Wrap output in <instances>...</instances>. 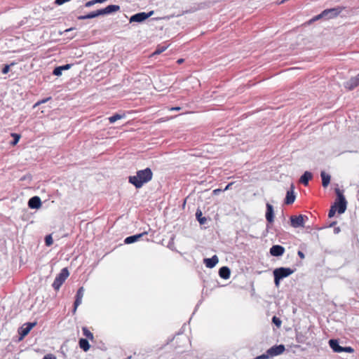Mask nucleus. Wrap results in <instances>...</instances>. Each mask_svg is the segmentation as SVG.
<instances>
[{
	"label": "nucleus",
	"instance_id": "1",
	"mask_svg": "<svg viewBox=\"0 0 359 359\" xmlns=\"http://www.w3.org/2000/svg\"><path fill=\"white\" fill-rule=\"evenodd\" d=\"M153 177V172L150 168L140 170L136 172V175L129 176L128 182L136 189H140L144 184L150 182Z\"/></svg>",
	"mask_w": 359,
	"mask_h": 359
},
{
	"label": "nucleus",
	"instance_id": "2",
	"mask_svg": "<svg viewBox=\"0 0 359 359\" xmlns=\"http://www.w3.org/2000/svg\"><path fill=\"white\" fill-rule=\"evenodd\" d=\"M334 191L337 198L334 204L332 205L333 207H336L337 211L339 214H343L346 210L347 201L342 190H340L339 188H336Z\"/></svg>",
	"mask_w": 359,
	"mask_h": 359
},
{
	"label": "nucleus",
	"instance_id": "3",
	"mask_svg": "<svg viewBox=\"0 0 359 359\" xmlns=\"http://www.w3.org/2000/svg\"><path fill=\"white\" fill-rule=\"evenodd\" d=\"M69 275V270L67 267L63 268L59 274H57L52 284L53 287L55 290H58L61 285L64 283L65 280Z\"/></svg>",
	"mask_w": 359,
	"mask_h": 359
},
{
	"label": "nucleus",
	"instance_id": "4",
	"mask_svg": "<svg viewBox=\"0 0 359 359\" xmlns=\"http://www.w3.org/2000/svg\"><path fill=\"white\" fill-rule=\"evenodd\" d=\"M329 345L335 353H353V348L351 346H341L339 345L338 339H331L329 340Z\"/></svg>",
	"mask_w": 359,
	"mask_h": 359
},
{
	"label": "nucleus",
	"instance_id": "5",
	"mask_svg": "<svg viewBox=\"0 0 359 359\" xmlns=\"http://www.w3.org/2000/svg\"><path fill=\"white\" fill-rule=\"evenodd\" d=\"M295 270V269H292L289 267H279L273 270V274L276 275L278 277L283 280V278H287L292 274Z\"/></svg>",
	"mask_w": 359,
	"mask_h": 359
},
{
	"label": "nucleus",
	"instance_id": "6",
	"mask_svg": "<svg viewBox=\"0 0 359 359\" xmlns=\"http://www.w3.org/2000/svg\"><path fill=\"white\" fill-rule=\"evenodd\" d=\"M154 13V11H151L149 13H145V12H140V13H135L134 15H133L130 18V22H143L144 21H145L147 19H148L150 16H151Z\"/></svg>",
	"mask_w": 359,
	"mask_h": 359
},
{
	"label": "nucleus",
	"instance_id": "7",
	"mask_svg": "<svg viewBox=\"0 0 359 359\" xmlns=\"http://www.w3.org/2000/svg\"><path fill=\"white\" fill-rule=\"evenodd\" d=\"M344 9V7L337 6L332 8L325 9L323 11L325 15V19L329 20L338 16L341 12Z\"/></svg>",
	"mask_w": 359,
	"mask_h": 359
},
{
	"label": "nucleus",
	"instance_id": "8",
	"mask_svg": "<svg viewBox=\"0 0 359 359\" xmlns=\"http://www.w3.org/2000/svg\"><path fill=\"white\" fill-rule=\"evenodd\" d=\"M304 218L308 219V217L304 215H299L298 216L292 215L290 217V225L294 228L304 227Z\"/></svg>",
	"mask_w": 359,
	"mask_h": 359
},
{
	"label": "nucleus",
	"instance_id": "9",
	"mask_svg": "<svg viewBox=\"0 0 359 359\" xmlns=\"http://www.w3.org/2000/svg\"><path fill=\"white\" fill-rule=\"evenodd\" d=\"M84 289L83 287H80L76 294L75 301L74 302L73 309H72V314H75L76 312V309L78 306L81 304L82 298L83 296Z\"/></svg>",
	"mask_w": 359,
	"mask_h": 359
},
{
	"label": "nucleus",
	"instance_id": "10",
	"mask_svg": "<svg viewBox=\"0 0 359 359\" xmlns=\"http://www.w3.org/2000/svg\"><path fill=\"white\" fill-rule=\"evenodd\" d=\"M359 86V74L355 76L351 77L344 83V86L348 90H353Z\"/></svg>",
	"mask_w": 359,
	"mask_h": 359
},
{
	"label": "nucleus",
	"instance_id": "11",
	"mask_svg": "<svg viewBox=\"0 0 359 359\" xmlns=\"http://www.w3.org/2000/svg\"><path fill=\"white\" fill-rule=\"evenodd\" d=\"M267 351L270 357H273L282 354L285 351V347L283 344L274 345Z\"/></svg>",
	"mask_w": 359,
	"mask_h": 359
},
{
	"label": "nucleus",
	"instance_id": "12",
	"mask_svg": "<svg viewBox=\"0 0 359 359\" xmlns=\"http://www.w3.org/2000/svg\"><path fill=\"white\" fill-rule=\"evenodd\" d=\"M294 186L293 184H291L289 190L287 191L286 196L284 200V203L285 205H291L292 204L296 198V196L294 192Z\"/></svg>",
	"mask_w": 359,
	"mask_h": 359
},
{
	"label": "nucleus",
	"instance_id": "13",
	"mask_svg": "<svg viewBox=\"0 0 359 359\" xmlns=\"http://www.w3.org/2000/svg\"><path fill=\"white\" fill-rule=\"evenodd\" d=\"M266 210L265 217H266V222L268 224H272L274 221L273 206L271 204L267 203L266 205ZM267 227H269V224H267Z\"/></svg>",
	"mask_w": 359,
	"mask_h": 359
},
{
	"label": "nucleus",
	"instance_id": "14",
	"mask_svg": "<svg viewBox=\"0 0 359 359\" xmlns=\"http://www.w3.org/2000/svg\"><path fill=\"white\" fill-rule=\"evenodd\" d=\"M42 203L39 196H34L28 201V207L31 209H39L41 207Z\"/></svg>",
	"mask_w": 359,
	"mask_h": 359
},
{
	"label": "nucleus",
	"instance_id": "15",
	"mask_svg": "<svg viewBox=\"0 0 359 359\" xmlns=\"http://www.w3.org/2000/svg\"><path fill=\"white\" fill-rule=\"evenodd\" d=\"M285 252V248L280 245H273L270 248V254L273 257H280Z\"/></svg>",
	"mask_w": 359,
	"mask_h": 359
},
{
	"label": "nucleus",
	"instance_id": "16",
	"mask_svg": "<svg viewBox=\"0 0 359 359\" xmlns=\"http://www.w3.org/2000/svg\"><path fill=\"white\" fill-rule=\"evenodd\" d=\"M121 9V7L118 5H108L107 7L104 8H101V11L102 13V15H109L114 13H116L117 11H119Z\"/></svg>",
	"mask_w": 359,
	"mask_h": 359
},
{
	"label": "nucleus",
	"instance_id": "17",
	"mask_svg": "<svg viewBox=\"0 0 359 359\" xmlns=\"http://www.w3.org/2000/svg\"><path fill=\"white\" fill-rule=\"evenodd\" d=\"M100 15H102V13L101 9H98L97 11L90 12L89 13H88L86 15H79L77 17V19L79 20H88V19L95 18L99 17Z\"/></svg>",
	"mask_w": 359,
	"mask_h": 359
},
{
	"label": "nucleus",
	"instance_id": "18",
	"mask_svg": "<svg viewBox=\"0 0 359 359\" xmlns=\"http://www.w3.org/2000/svg\"><path fill=\"white\" fill-rule=\"evenodd\" d=\"M147 231H144L141 233L135 234L133 236H128L125 238L124 243L126 244H131L139 241L142 237L147 235Z\"/></svg>",
	"mask_w": 359,
	"mask_h": 359
},
{
	"label": "nucleus",
	"instance_id": "19",
	"mask_svg": "<svg viewBox=\"0 0 359 359\" xmlns=\"http://www.w3.org/2000/svg\"><path fill=\"white\" fill-rule=\"evenodd\" d=\"M218 262L219 259L215 255L210 258H205L203 259V263L205 264V266L209 269L215 267Z\"/></svg>",
	"mask_w": 359,
	"mask_h": 359
},
{
	"label": "nucleus",
	"instance_id": "20",
	"mask_svg": "<svg viewBox=\"0 0 359 359\" xmlns=\"http://www.w3.org/2000/svg\"><path fill=\"white\" fill-rule=\"evenodd\" d=\"M313 175L309 171H305L303 175L300 177L299 182L304 186L309 184V182L312 179Z\"/></svg>",
	"mask_w": 359,
	"mask_h": 359
},
{
	"label": "nucleus",
	"instance_id": "21",
	"mask_svg": "<svg viewBox=\"0 0 359 359\" xmlns=\"http://www.w3.org/2000/svg\"><path fill=\"white\" fill-rule=\"evenodd\" d=\"M231 275V270L228 266H222L219 269V276L223 279H229Z\"/></svg>",
	"mask_w": 359,
	"mask_h": 359
},
{
	"label": "nucleus",
	"instance_id": "22",
	"mask_svg": "<svg viewBox=\"0 0 359 359\" xmlns=\"http://www.w3.org/2000/svg\"><path fill=\"white\" fill-rule=\"evenodd\" d=\"M320 177L322 179V186L324 188H326L330 183L331 176L325 171H321Z\"/></svg>",
	"mask_w": 359,
	"mask_h": 359
},
{
	"label": "nucleus",
	"instance_id": "23",
	"mask_svg": "<svg viewBox=\"0 0 359 359\" xmlns=\"http://www.w3.org/2000/svg\"><path fill=\"white\" fill-rule=\"evenodd\" d=\"M79 345L80 348H81L85 352H87L90 348V345L88 342V340L86 338L79 339Z\"/></svg>",
	"mask_w": 359,
	"mask_h": 359
},
{
	"label": "nucleus",
	"instance_id": "24",
	"mask_svg": "<svg viewBox=\"0 0 359 359\" xmlns=\"http://www.w3.org/2000/svg\"><path fill=\"white\" fill-rule=\"evenodd\" d=\"M196 218L201 225L205 224L207 222V218L203 216V212L199 208L196 210Z\"/></svg>",
	"mask_w": 359,
	"mask_h": 359
},
{
	"label": "nucleus",
	"instance_id": "25",
	"mask_svg": "<svg viewBox=\"0 0 359 359\" xmlns=\"http://www.w3.org/2000/svg\"><path fill=\"white\" fill-rule=\"evenodd\" d=\"M36 324L37 323L36 321L24 323V326H25V327H24V337L29 333L32 329L35 327Z\"/></svg>",
	"mask_w": 359,
	"mask_h": 359
},
{
	"label": "nucleus",
	"instance_id": "26",
	"mask_svg": "<svg viewBox=\"0 0 359 359\" xmlns=\"http://www.w3.org/2000/svg\"><path fill=\"white\" fill-rule=\"evenodd\" d=\"M296 341L298 342V343H301V344H304L305 343L306 340V337H305V335L302 333V332H297L296 333Z\"/></svg>",
	"mask_w": 359,
	"mask_h": 359
},
{
	"label": "nucleus",
	"instance_id": "27",
	"mask_svg": "<svg viewBox=\"0 0 359 359\" xmlns=\"http://www.w3.org/2000/svg\"><path fill=\"white\" fill-rule=\"evenodd\" d=\"M83 334L86 337V339L93 340V334L86 327L82 328Z\"/></svg>",
	"mask_w": 359,
	"mask_h": 359
},
{
	"label": "nucleus",
	"instance_id": "28",
	"mask_svg": "<svg viewBox=\"0 0 359 359\" xmlns=\"http://www.w3.org/2000/svg\"><path fill=\"white\" fill-rule=\"evenodd\" d=\"M123 116H124V114L121 115V114L116 113V114H113L111 116L109 117V121L110 123H114L116 121L123 118Z\"/></svg>",
	"mask_w": 359,
	"mask_h": 359
},
{
	"label": "nucleus",
	"instance_id": "29",
	"mask_svg": "<svg viewBox=\"0 0 359 359\" xmlns=\"http://www.w3.org/2000/svg\"><path fill=\"white\" fill-rule=\"evenodd\" d=\"M168 48V46H161L158 45L154 52L153 53V55H159L163 51H165Z\"/></svg>",
	"mask_w": 359,
	"mask_h": 359
},
{
	"label": "nucleus",
	"instance_id": "30",
	"mask_svg": "<svg viewBox=\"0 0 359 359\" xmlns=\"http://www.w3.org/2000/svg\"><path fill=\"white\" fill-rule=\"evenodd\" d=\"M272 323L277 327L279 328L281 326L282 321L280 318L273 316L272 317Z\"/></svg>",
	"mask_w": 359,
	"mask_h": 359
},
{
	"label": "nucleus",
	"instance_id": "31",
	"mask_svg": "<svg viewBox=\"0 0 359 359\" xmlns=\"http://www.w3.org/2000/svg\"><path fill=\"white\" fill-rule=\"evenodd\" d=\"M323 14H324V12H323V11L320 14H318V15H317L314 16L312 19H311V20L308 22V23H309V24H311L312 22H315V21H316V20H320V19H322V18L325 19V15H323Z\"/></svg>",
	"mask_w": 359,
	"mask_h": 359
},
{
	"label": "nucleus",
	"instance_id": "32",
	"mask_svg": "<svg viewBox=\"0 0 359 359\" xmlns=\"http://www.w3.org/2000/svg\"><path fill=\"white\" fill-rule=\"evenodd\" d=\"M11 136L13 137V140L11 142V144L14 146L19 142L21 136L16 133H11Z\"/></svg>",
	"mask_w": 359,
	"mask_h": 359
},
{
	"label": "nucleus",
	"instance_id": "33",
	"mask_svg": "<svg viewBox=\"0 0 359 359\" xmlns=\"http://www.w3.org/2000/svg\"><path fill=\"white\" fill-rule=\"evenodd\" d=\"M44 241H45V245L46 246H48V247L50 246L53 243V240L51 234H48V235L46 236Z\"/></svg>",
	"mask_w": 359,
	"mask_h": 359
},
{
	"label": "nucleus",
	"instance_id": "34",
	"mask_svg": "<svg viewBox=\"0 0 359 359\" xmlns=\"http://www.w3.org/2000/svg\"><path fill=\"white\" fill-rule=\"evenodd\" d=\"M175 235H172L171 238H170V241L168 242V248L172 250H175V243H174V241H175Z\"/></svg>",
	"mask_w": 359,
	"mask_h": 359
},
{
	"label": "nucleus",
	"instance_id": "35",
	"mask_svg": "<svg viewBox=\"0 0 359 359\" xmlns=\"http://www.w3.org/2000/svg\"><path fill=\"white\" fill-rule=\"evenodd\" d=\"M62 73V70L60 66L55 67L53 71V74L54 76H61Z\"/></svg>",
	"mask_w": 359,
	"mask_h": 359
},
{
	"label": "nucleus",
	"instance_id": "36",
	"mask_svg": "<svg viewBox=\"0 0 359 359\" xmlns=\"http://www.w3.org/2000/svg\"><path fill=\"white\" fill-rule=\"evenodd\" d=\"M336 212H337L336 207H333L332 205H331L330 209L328 212V217L329 218L333 217L334 216Z\"/></svg>",
	"mask_w": 359,
	"mask_h": 359
},
{
	"label": "nucleus",
	"instance_id": "37",
	"mask_svg": "<svg viewBox=\"0 0 359 359\" xmlns=\"http://www.w3.org/2000/svg\"><path fill=\"white\" fill-rule=\"evenodd\" d=\"M51 100V97H46V98H44V99H42L38 102H36L34 105H33V107L35 108L36 106H39V104H43V103H45L47 101Z\"/></svg>",
	"mask_w": 359,
	"mask_h": 359
},
{
	"label": "nucleus",
	"instance_id": "38",
	"mask_svg": "<svg viewBox=\"0 0 359 359\" xmlns=\"http://www.w3.org/2000/svg\"><path fill=\"white\" fill-rule=\"evenodd\" d=\"M269 358L270 355L268 354V351H266L265 353L258 355L255 357L254 359H269Z\"/></svg>",
	"mask_w": 359,
	"mask_h": 359
},
{
	"label": "nucleus",
	"instance_id": "39",
	"mask_svg": "<svg viewBox=\"0 0 359 359\" xmlns=\"http://www.w3.org/2000/svg\"><path fill=\"white\" fill-rule=\"evenodd\" d=\"M273 278H274V284L276 285V287H278L279 285H280V280L282 279H280L279 277H278L276 275H273Z\"/></svg>",
	"mask_w": 359,
	"mask_h": 359
},
{
	"label": "nucleus",
	"instance_id": "40",
	"mask_svg": "<svg viewBox=\"0 0 359 359\" xmlns=\"http://www.w3.org/2000/svg\"><path fill=\"white\" fill-rule=\"evenodd\" d=\"M72 65H73V64H66V65H62L60 67L62 68V71H65V70L69 69Z\"/></svg>",
	"mask_w": 359,
	"mask_h": 359
},
{
	"label": "nucleus",
	"instance_id": "41",
	"mask_svg": "<svg viewBox=\"0 0 359 359\" xmlns=\"http://www.w3.org/2000/svg\"><path fill=\"white\" fill-rule=\"evenodd\" d=\"M10 70V65H6L4 67V68L2 69V73L4 74H7Z\"/></svg>",
	"mask_w": 359,
	"mask_h": 359
},
{
	"label": "nucleus",
	"instance_id": "42",
	"mask_svg": "<svg viewBox=\"0 0 359 359\" xmlns=\"http://www.w3.org/2000/svg\"><path fill=\"white\" fill-rule=\"evenodd\" d=\"M70 0H55V4L56 5H58V6H60V5H62L63 4L66 3V2H68Z\"/></svg>",
	"mask_w": 359,
	"mask_h": 359
},
{
	"label": "nucleus",
	"instance_id": "43",
	"mask_svg": "<svg viewBox=\"0 0 359 359\" xmlns=\"http://www.w3.org/2000/svg\"><path fill=\"white\" fill-rule=\"evenodd\" d=\"M95 0H91V1H87L86 4H85V6L86 7H90L92 6H93L94 4H95Z\"/></svg>",
	"mask_w": 359,
	"mask_h": 359
},
{
	"label": "nucleus",
	"instance_id": "44",
	"mask_svg": "<svg viewBox=\"0 0 359 359\" xmlns=\"http://www.w3.org/2000/svg\"><path fill=\"white\" fill-rule=\"evenodd\" d=\"M42 359H57L53 354H47Z\"/></svg>",
	"mask_w": 359,
	"mask_h": 359
},
{
	"label": "nucleus",
	"instance_id": "45",
	"mask_svg": "<svg viewBox=\"0 0 359 359\" xmlns=\"http://www.w3.org/2000/svg\"><path fill=\"white\" fill-rule=\"evenodd\" d=\"M19 334V340H22V327H20L18 330Z\"/></svg>",
	"mask_w": 359,
	"mask_h": 359
},
{
	"label": "nucleus",
	"instance_id": "46",
	"mask_svg": "<svg viewBox=\"0 0 359 359\" xmlns=\"http://www.w3.org/2000/svg\"><path fill=\"white\" fill-rule=\"evenodd\" d=\"M222 191H224L223 189H216L213 190L212 194L214 195H218Z\"/></svg>",
	"mask_w": 359,
	"mask_h": 359
},
{
	"label": "nucleus",
	"instance_id": "47",
	"mask_svg": "<svg viewBox=\"0 0 359 359\" xmlns=\"http://www.w3.org/2000/svg\"><path fill=\"white\" fill-rule=\"evenodd\" d=\"M297 255H298V256H299L301 259H304V257H305V255H304V253L302 251H301V250H299V251H298Z\"/></svg>",
	"mask_w": 359,
	"mask_h": 359
},
{
	"label": "nucleus",
	"instance_id": "48",
	"mask_svg": "<svg viewBox=\"0 0 359 359\" xmlns=\"http://www.w3.org/2000/svg\"><path fill=\"white\" fill-rule=\"evenodd\" d=\"M233 184V182H230V183H229V184L225 187V188L223 189V191H226V190L229 189H230V187H231V185H232Z\"/></svg>",
	"mask_w": 359,
	"mask_h": 359
},
{
	"label": "nucleus",
	"instance_id": "49",
	"mask_svg": "<svg viewBox=\"0 0 359 359\" xmlns=\"http://www.w3.org/2000/svg\"><path fill=\"white\" fill-rule=\"evenodd\" d=\"M341 231V229L340 227L337 226V227H334V233H339V232Z\"/></svg>",
	"mask_w": 359,
	"mask_h": 359
},
{
	"label": "nucleus",
	"instance_id": "50",
	"mask_svg": "<svg viewBox=\"0 0 359 359\" xmlns=\"http://www.w3.org/2000/svg\"><path fill=\"white\" fill-rule=\"evenodd\" d=\"M74 29H75L74 27H71V28L67 29H65L63 32H60V34H62L64 32H70V31H72V30H73Z\"/></svg>",
	"mask_w": 359,
	"mask_h": 359
},
{
	"label": "nucleus",
	"instance_id": "51",
	"mask_svg": "<svg viewBox=\"0 0 359 359\" xmlns=\"http://www.w3.org/2000/svg\"><path fill=\"white\" fill-rule=\"evenodd\" d=\"M337 221L332 222L328 226L329 227L334 226L335 224H337Z\"/></svg>",
	"mask_w": 359,
	"mask_h": 359
},
{
	"label": "nucleus",
	"instance_id": "52",
	"mask_svg": "<svg viewBox=\"0 0 359 359\" xmlns=\"http://www.w3.org/2000/svg\"><path fill=\"white\" fill-rule=\"evenodd\" d=\"M96 4H102L106 1L107 0H95Z\"/></svg>",
	"mask_w": 359,
	"mask_h": 359
},
{
	"label": "nucleus",
	"instance_id": "53",
	"mask_svg": "<svg viewBox=\"0 0 359 359\" xmlns=\"http://www.w3.org/2000/svg\"><path fill=\"white\" fill-rule=\"evenodd\" d=\"M184 59H182V58H180V59H178V60H177V62L178 64H182V63H183V62H184Z\"/></svg>",
	"mask_w": 359,
	"mask_h": 359
},
{
	"label": "nucleus",
	"instance_id": "54",
	"mask_svg": "<svg viewBox=\"0 0 359 359\" xmlns=\"http://www.w3.org/2000/svg\"><path fill=\"white\" fill-rule=\"evenodd\" d=\"M181 109V107H172L171 108V110H176V111H179Z\"/></svg>",
	"mask_w": 359,
	"mask_h": 359
},
{
	"label": "nucleus",
	"instance_id": "55",
	"mask_svg": "<svg viewBox=\"0 0 359 359\" xmlns=\"http://www.w3.org/2000/svg\"><path fill=\"white\" fill-rule=\"evenodd\" d=\"M30 178H31V177L30 176H27V175H24V177H23L24 181L26 180L27 179L30 180Z\"/></svg>",
	"mask_w": 359,
	"mask_h": 359
},
{
	"label": "nucleus",
	"instance_id": "56",
	"mask_svg": "<svg viewBox=\"0 0 359 359\" xmlns=\"http://www.w3.org/2000/svg\"><path fill=\"white\" fill-rule=\"evenodd\" d=\"M131 358V356H128L127 358H125V359H130Z\"/></svg>",
	"mask_w": 359,
	"mask_h": 359
},
{
	"label": "nucleus",
	"instance_id": "57",
	"mask_svg": "<svg viewBox=\"0 0 359 359\" xmlns=\"http://www.w3.org/2000/svg\"><path fill=\"white\" fill-rule=\"evenodd\" d=\"M307 220L306 218H304V224L305 223V221Z\"/></svg>",
	"mask_w": 359,
	"mask_h": 359
},
{
	"label": "nucleus",
	"instance_id": "58",
	"mask_svg": "<svg viewBox=\"0 0 359 359\" xmlns=\"http://www.w3.org/2000/svg\"><path fill=\"white\" fill-rule=\"evenodd\" d=\"M210 2H208V4H207V6H210Z\"/></svg>",
	"mask_w": 359,
	"mask_h": 359
},
{
	"label": "nucleus",
	"instance_id": "59",
	"mask_svg": "<svg viewBox=\"0 0 359 359\" xmlns=\"http://www.w3.org/2000/svg\"><path fill=\"white\" fill-rule=\"evenodd\" d=\"M358 201H359V198H358Z\"/></svg>",
	"mask_w": 359,
	"mask_h": 359
}]
</instances>
